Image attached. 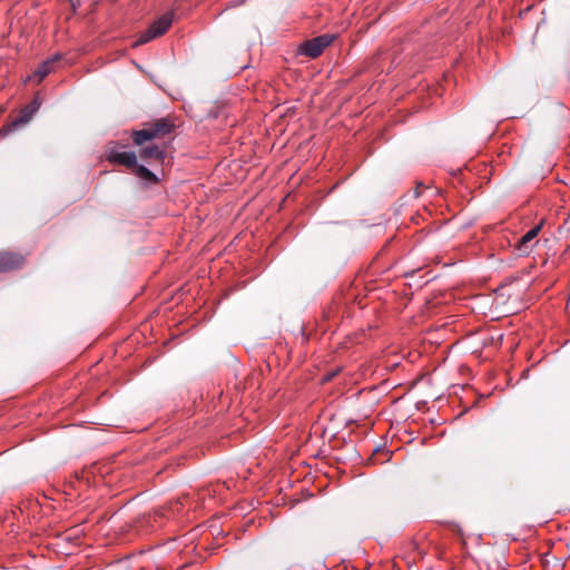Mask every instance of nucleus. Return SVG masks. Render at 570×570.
I'll return each mask as SVG.
<instances>
[{
  "label": "nucleus",
  "mask_w": 570,
  "mask_h": 570,
  "mask_svg": "<svg viewBox=\"0 0 570 570\" xmlns=\"http://www.w3.org/2000/svg\"><path fill=\"white\" fill-rule=\"evenodd\" d=\"M420 187H421V185H419V186L415 188V196H416V197H417V196H420Z\"/></svg>",
  "instance_id": "obj_16"
},
{
  "label": "nucleus",
  "mask_w": 570,
  "mask_h": 570,
  "mask_svg": "<svg viewBox=\"0 0 570 570\" xmlns=\"http://www.w3.org/2000/svg\"><path fill=\"white\" fill-rule=\"evenodd\" d=\"M334 40L332 35H322L311 40L304 41L299 46V52L309 58L320 57L325 48H327Z\"/></svg>",
  "instance_id": "obj_2"
},
{
  "label": "nucleus",
  "mask_w": 570,
  "mask_h": 570,
  "mask_svg": "<svg viewBox=\"0 0 570 570\" xmlns=\"http://www.w3.org/2000/svg\"><path fill=\"white\" fill-rule=\"evenodd\" d=\"M140 158L150 161L157 160L158 163H163L165 159V150L156 145L146 146L140 150Z\"/></svg>",
  "instance_id": "obj_9"
},
{
  "label": "nucleus",
  "mask_w": 570,
  "mask_h": 570,
  "mask_svg": "<svg viewBox=\"0 0 570 570\" xmlns=\"http://www.w3.org/2000/svg\"><path fill=\"white\" fill-rule=\"evenodd\" d=\"M335 374H336L335 372H331V373L325 374L323 381L324 382L331 381L335 376Z\"/></svg>",
  "instance_id": "obj_15"
},
{
  "label": "nucleus",
  "mask_w": 570,
  "mask_h": 570,
  "mask_svg": "<svg viewBox=\"0 0 570 570\" xmlns=\"http://www.w3.org/2000/svg\"><path fill=\"white\" fill-rule=\"evenodd\" d=\"M174 21V12L169 11L164 13L160 18L154 21L148 29H146L135 41L134 47L145 45L163 35H165L171 27Z\"/></svg>",
  "instance_id": "obj_1"
},
{
  "label": "nucleus",
  "mask_w": 570,
  "mask_h": 570,
  "mask_svg": "<svg viewBox=\"0 0 570 570\" xmlns=\"http://www.w3.org/2000/svg\"><path fill=\"white\" fill-rule=\"evenodd\" d=\"M132 174H135L139 179L145 181L148 185H157L159 183V178L147 167L144 165L136 164L131 169Z\"/></svg>",
  "instance_id": "obj_10"
},
{
  "label": "nucleus",
  "mask_w": 570,
  "mask_h": 570,
  "mask_svg": "<svg viewBox=\"0 0 570 570\" xmlns=\"http://www.w3.org/2000/svg\"><path fill=\"white\" fill-rule=\"evenodd\" d=\"M106 159L110 164L121 165L132 169L137 164V156L134 151L120 150L116 142H111L106 151Z\"/></svg>",
  "instance_id": "obj_3"
},
{
  "label": "nucleus",
  "mask_w": 570,
  "mask_h": 570,
  "mask_svg": "<svg viewBox=\"0 0 570 570\" xmlns=\"http://www.w3.org/2000/svg\"><path fill=\"white\" fill-rule=\"evenodd\" d=\"M40 99L38 97L33 98V100L27 105L28 108L30 109L31 112H33V115L38 111V109L40 108Z\"/></svg>",
  "instance_id": "obj_13"
},
{
  "label": "nucleus",
  "mask_w": 570,
  "mask_h": 570,
  "mask_svg": "<svg viewBox=\"0 0 570 570\" xmlns=\"http://www.w3.org/2000/svg\"><path fill=\"white\" fill-rule=\"evenodd\" d=\"M543 220L529 229L515 244V249L520 255H528L538 243L537 237L542 228Z\"/></svg>",
  "instance_id": "obj_4"
},
{
  "label": "nucleus",
  "mask_w": 570,
  "mask_h": 570,
  "mask_svg": "<svg viewBox=\"0 0 570 570\" xmlns=\"http://www.w3.org/2000/svg\"><path fill=\"white\" fill-rule=\"evenodd\" d=\"M40 99L38 97L33 98V100L27 105L28 108L30 109L31 112H33V115L38 111V109L40 108Z\"/></svg>",
  "instance_id": "obj_14"
},
{
  "label": "nucleus",
  "mask_w": 570,
  "mask_h": 570,
  "mask_svg": "<svg viewBox=\"0 0 570 570\" xmlns=\"http://www.w3.org/2000/svg\"><path fill=\"white\" fill-rule=\"evenodd\" d=\"M33 117V112L30 111L28 106H24L21 110L19 116L13 119L11 122L3 125L0 128V138L7 137L9 134L18 129L19 127L28 124L31 118Z\"/></svg>",
  "instance_id": "obj_7"
},
{
  "label": "nucleus",
  "mask_w": 570,
  "mask_h": 570,
  "mask_svg": "<svg viewBox=\"0 0 570 570\" xmlns=\"http://www.w3.org/2000/svg\"><path fill=\"white\" fill-rule=\"evenodd\" d=\"M181 499H178L175 503H170L169 508L166 509V511L163 513V515L166 514V512L170 511L171 514L178 513L180 511V507H183Z\"/></svg>",
  "instance_id": "obj_12"
},
{
  "label": "nucleus",
  "mask_w": 570,
  "mask_h": 570,
  "mask_svg": "<svg viewBox=\"0 0 570 570\" xmlns=\"http://www.w3.org/2000/svg\"><path fill=\"white\" fill-rule=\"evenodd\" d=\"M131 137L135 145L137 146H142L146 141L153 140V137L147 126L140 130H134Z\"/></svg>",
  "instance_id": "obj_11"
},
{
  "label": "nucleus",
  "mask_w": 570,
  "mask_h": 570,
  "mask_svg": "<svg viewBox=\"0 0 570 570\" xmlns=\"http://www.w3.org/2000/svg\"><path fill=\"white\" fill-rule=\"evenodd\" d=\"M153 139L163 138L171 134L175 129V122L170 117L159 118L146 125Z\"/></svg>",
  "instance_id": "obj_5"
},
{
  "label": "nucleus",
  "mask_w": 570,
  "mask_h": 570,
  "mask_svg": "<svg viewBox=\"0 0 570 570\" xmlns=\"http://www.w3.org/2000/svg\"><path fill=\"white\" fill-rule=\"evenodd\" d=\"M24 257L19 253L0 252V273L19 269L24 264Z\"/></svg>",
  "instance_id": "obj_6"
},
{
  "label": "nucleus",
  "mask_w": 570,
  "mask_h": 570,
  "mask_svg": "<svg viewBox=\"0 0 570 570\" xmlns=\"http://www.w3.org/2000/svg\"><path fill=\"white\" fill-rule=\"evenodd\" d=\"M61 59L60 55H55L53 57L43 61L37 70L33 72V77L38 79V82H41L49 73L55 70V65Z\"/></svg>",
  "instance_id": "obj_8"
}]
</instances>
